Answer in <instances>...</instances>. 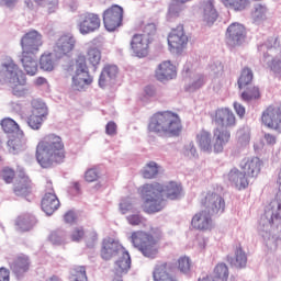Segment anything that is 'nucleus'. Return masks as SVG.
I'll use <instances>...</instances> for the list:
<instances>
[{"label": "nucleus", "mask_w": 281, "mask_h": 281, "mask_svg": "<svg viewBox=\"0 0 281 281\" xmlns=\"http://www.w3.org/2000/svg\"><path fill=\"white\" fill-rule=\"evenodd\" d=\"M138 192L143 199L142 209L146 214H157L164 210V196L177 199V182H169L164 186L159 182L145 183Z\"/></svg>", "instance_id": "nucleus-1"}, {"label": "nucleus", "mask_w": 281, "mask_h": 281, "mask_svg": "<svg viewBox=\"0 0 281 281\" xmlns=\"http://www.w3.org/2000/svg\"><path fill=\"white\" fill-rule=\"evenodd\" d=\"M65 157V143L56 134L44 136L36 146V159L42 168H52L54 164H63Z\"/></svg>", "instance_id": "nucleus-2"}, {"label": "nucleus", "mask_w": 281, "mask_h": 281, "mask_svg": "<svg viewBox=\"0 0 281 281\" xmlns=\"http://www.w3.org/2000/svg\"><path fill=\"white\" fill-rule=\"evenodd\" d=\"M281 218V194L270 202L265 214L260 217L258 234L263 238L267 247L276 245V227Z\"/></svg>", "instance_id": "nucleus-3"}, {"label": "nucleus", "mask_w": 281, "mask_h": 281, "mask_svg": "<svg viewBox=\"0 0 281 281\" xmlns=\"http://www.w3.org/2000/svg\"><path fill=\"white\" fill-rule=\"evenodd\" d=\"M4 69V78L11 88L12 95L15 98H25L30 90L25 87L27 85V78L19 65L14 60L10 59L2 65Z\"/></svg>", "instance_id": "nucleus-4"}, {"label": "nucleus", "mask_w": 281, "mask_h": 281, "mask_svg": "<svg viewBox=\"0 0 281 281\" xmlns=\"http://www.w3.org/2000/svg\"><path fill=\"white\" fill-rule=\"evenodd\" d=\"M148 131L161 137H177V114L170 111L155 113L150 119Z\"/></svg>", "instance_id": "nucleus-5"}, {"label": "nucleus", "mask_w": 281, "mask_h": 281, "mask_svg": "<svg viewBox=\"0 0 281 281\" xmlns=\"http://www.w3.org/2000/svg\"><path fill=\"white\" fill-rule=\"evenodd\" d=\"M131 243L136 249H139L146 258H155V256H157V239H155L153 235L144 231L133 232Z\"/></svg>", "instance_id": "nucleus-6"}, {"label": "nucleus", "mask_w": 281, "mask_h": 281, "mask_svg": "<svg viewBox=\"0 0 281 281\" xmlns=\"http://www.w3.org/2000/svg\"><path fill=\"white\" fill-rule=\"evenodd\" d=\"M157 32L154 23L145 25L143 34H135L131 41V48L137 58H146L148 56V45H150V34Z\"/></svg>", "instance_id": "nucleus-7"}, {"label": "nucleus", "mask_w": 281, "mask_h": 281, "mask_svg": "<svg viewBox=\"0 0 281 281\" xmlns=\"http://www.w3.org/2000/svg\"><path fill=\"white\" fill-rule=\"evenodd\" d=\"M75 67L72 87L76 91H85L86 87L91 86L93 82V77L89 75V68L87 67V58L80 55L76 60Z\"/></svg>", "instance_id": "nucleus-8"}, {"label": "nucleus", "mask_w": 281, "mask_h": 281, "mask_svg": "<svg viewBox=\"0 0 281 281\" xmlns=\"http://www.w3.org/2000/svg\"><path fill=\"white\" fill-rule=\"evenodd\" d=\"M31 104L32 111L27 116L26 122L30 128L33 131H40V128L45 123V120H47V116L49 115V110L47 109L45 102L38 99H34Z\"/></svg>", "instance_id": "nucleus-9"}, {"label": "nucleus", "mask_w": 281, "mask_h": 281, "mask_svg": "<svg viewBox=\"0 0 281 281\" xmlns=\"http://www.w3.org/2000/svg\"><path fill=\"white\" fill-rule=\"evenodd\" d=\"M102 25V20L100 19V14L93 12H85L79 15L77 27L80 34H93V32H98L100 26Z\"/></svg>", "instance_id": "nucleus-10"}, {"label": "nucleus", "mask_w": 281, "mask_h": 281, "mask_svg": "<svg viewBox=\"0 0 281 281\" xmlns=\"http://www.w3.org/2000/svg\"><path fill=\"white\" fill-rule=\"evenodd\" d=\"M103 25L108 32H115L124 20V9L117 4L108 8L103 14Z\"/></svg>", "instance_id": "nucleus-11"}, {"label": "nucleus", "mask_w": 281, "mask_h": 281, "mask_svg": "<svg viewBox=\"0 0 281 281\" xmlns=\"http://www.w3.org/2000/svg\"><path fill=\"white\" fill-rule=\"evenodd\" d=\"M22 54H38L43 47V35L36 30H32L21 38Z\"/></svg>", "instance_id": "nucleus-12"}, {"label": "nucleus", "mask_w": 281, "mask_h": 281, "mask_svg": "<svg viewBox=\"0 0 281 281\" xmlns=\"http://www.w3.org/2000/svg\"><path fill=\"white\" fill-rule=\"evenodd\" d=\"M247 38V30L245 25L235 22L232 23L226 30V44L228 47H238L245 43Z\"/></svg>", "instance_id": "nucleus-13"}, {"label": "nucleus", "mask_w": 281, "mask_h": 281, "mask_svg": "<svg viewBox=\"0 0 281 281\" xmlns=\"http://www.w3.org/2000/svg\"><path fill=\"white\" fill-rule=\"evenodd\" d=\"M261 122L268 128H273L281 133V104L279 106L270 105L261 115Z\"/></svg>", "instance_id": "nucleus-14"}, {"label": "nucleus", "mask_w": 281, "mask_h": 281, "mask_svg": "<svg viewBox=\"0 0 281 281\" xmlns=\"http://www.w3.org/2000/svg\"><path fill=\"white\" fill-rule=\"evenodd\" d=\"M13 192L16 196H27V194H32V180L30 176L25 173L23 167H18V179L13 184Z\"/></svg>", "instance_id": "nucleus-15"}, {"label": "nucleus", "mask_w": 281, "mask_h": 281, "mask_svg": "<svg viewBox=\"0 0 281 281\" xmlns=\"http://www.w3.org/2000/svg\"><path fill=\"white\" fill-rule=\"evenodd\" d=\"M154 281H177V267L175 263H158L153 272Z\"/></svg>", "instance_id": "nucleus-16"}, {"label": "nucleus", "mask_w": 281, "mask_h": 281, "mask_svg": "<svg viewBox=\"0 0 281 281\" xmlns=\"http://www.w3.org/2000/svg\"><path fill=\"white\" fill-rule=\"evenodd\" d=\"M202 204L205 207L204 210L213 216L225 212V200L216 193H207Z\"/></svg>", "instance_id": "nucleus-17"}, {"label": "nucleus", "mask_w": 281, "mask_h": 281, "mask_svg": "<svg viewBox=\"0 0 281 281\" xmlns=\"http://www.w3.org/2000/svg\"><path fill=\"white\" fill-rule=\"evenodd\" d=\"M212 216V213H209L207 210L196 213L191 221L192 228L200 232H210L214 228Z\"/></svg>", "instance_id": "nucleus-18"}, {"label": "nucleus", "mask_w": 281, "mask_h": 281, "mask_svg": "<svg viewBox=\"0 0 281 281\" xmlns=\"http://www.w3.org/2000/svg\"><path fill=\"white\" fill-rule=\"evenodd\" d=\"M213 121L222 128H234L236 126V115L228 108L217 109Z\"/></svg>", "instance_id": "nucleus-19"}, {"label": "nucleus", "mask_w": 281, "mask_h": 281, "mask_svg": "<svg viewBox=\"0 0 281 281\" xmlns=\"http://www.w3.org/2000/svg\"><path fill=\"white\" fill-rule=\"evenodd\" d=\"M125 251L126 249H124L120 243L109 238L103 240L101 257L103 260H111V258H115V256L120 257V255Z\"/></svg>", "instance_id": "nucleus-20"}, {"label": "nucleus", "mask_w": 281, "mask_h": 281, "mask_svg": "<svg viewBox=\"0 0 281 281\" xmlns=\"http://www.w3.org/2000/svg\"><path fill=\"white\" fill-rule=\"evenodd\" d=\"M76 47V40L71 35H61L55 46V54L57 58H63L67 54H71Z\"/></svg>", "instance_id": "nucleus-21"}, {"label": "nucleus", "mask_w": 281, "mask_h": 281, "mask_svg": "<svg viewBox=\"0 0 281 281\" xmlns=\"http://www.w3.org/2000/svg\"><path fill=\"white\" fill-rule=\"evenodd\" d=\"M177 76V66H175L170 60L162 61L155 71L156 80L159 82H168Z\"/></svg>", "instance_id": "nucleus-22"}, {"label": "nucleus", "mask_w": 281, "mask_h": 281, "mask_svg": "<svg viewBox=\"0 0 281 281\" xmlns=\"http://www.w3.org/2000/svg\"><path fill=\"white\" fill-rule=\"evenodd\" d=\"M213 151L218 154L223 153L225 146L229 143V139H232V133L229 131L216 127L213 131Z\"/></svg>", "instance_id": "nucleus-23"}, {"label": "nucleus", "mask_w": 281, "mask_h": 281, "mask_svg": "<svg viewBox=\"0 0 281 281\" xmlns=\"http://www.w3.org/2000/svg\"><path fill=\"white\" fill-rule=\"evenodd\" d=\"M200 10L202 21L206 23V25H214V23H216V19H218V11H216L213 0L202 2Z\"/></svg>", "instance_id": "nucleus-24"}, {"label": "nucleus", "mask_w": 281, "mask_h": 281, "mask_svg": "<svg viewBox=\"0 0 281 281\" xmlns=\"http://www.w3.org/2000/svg\"><path fill=\"white\" fill-rule=\"evenodd\" d=\"M245 175V172L238 170L237 168H233L227 173L226 179L229 181L233 188H236L237 190H245V188L249 186V180H247Z\"/></svg>", "instance_id": "nucleus-25"}, {"label": "nucleus", "mask_w": 281, "mask_h": 281, "mask_svg": "<svg viewBox=\"0 0 281 281\" xmlns=\"http://www.w3.org/2000/svg\"><path fill=\"white\" fill-rule=\"evenodd\" d=\"M60 207V200H58V196L54 192H47L44 194L42 199V210L47 214L48 216H52L56 210Z\"/></svg>", "instance_id": "nucleus-26"}, {"label": "nucleus", "mask_w": 281, "mask_h": 281, "mask_svg": "<svg viewBox=\"0 0 281 281\" xmlns=\"http://www.w3.org/2000/svg\"><path fill=\"white\" fill-rule=\"evenodd\" d=\"M260 166H262V162L258 157L245 158L240 162V168L244 169V172L247 175V177L252 178L260 175Z\"/></svg>", "instance_id": "nucleus-27"}, {"label": "nucleus", "mask_w": 281, "mask_h": 281, "mask_svg": "<svg viewBox=\"0 0 281 281\" xmlns=\"http://www.w3.org/2000/svg\"><path fill=\"white\" fill-rule=\"evenodd\" d=\"M119 258L120 259L114 266V276L116 278H122V276H126V273H128V269H131V255L125 250L119 256Z\"/></svg>", "instance_id": "nucleus-28"}, {"label": "nucleus", "mask_w": 281, "mask_h": 281, "mask_svg": "<svg viewBox=\"0 0 281 281\" xmlns=\"http://www.w3.org/2000/svg\"><path fill=\"white\" fill-rule=\"evenodd\" d=\"M21 63L27 76H36V74H38V61L36 60V54L22 53Z\"/></svg>", "instance_id": "nucleus-29"}, {"label": "nucleus", "mask_w": 281, "mask_h": 281, "mask_svg": "<svg viewBox=\"0 0 281 281\" xmlns=\"http://www.w3.org/2000/svg\"><path fill=\"white\" fill-rule=\"evenodd\" d=\"M195 142L203 153H212L214 145H212V134L207 131H200L196 134Z\"/></svg>", "instance_id": "nucleus-30"}, {"label": "nucleus", "mask_w": 281, "mask_h": 281, "mask_svg": "<svg viewBox=\"0 0 281 281\" xmlns=\"http://www.w3.org/2000/svg\"><path fill=\"white\" fill-rule=\"evenodd\" d=\"M24 3L29 10H36V5L46 8L49 14L58 9V0H25Z\"/></svg>", "instance_id": "nucleus-31"}, {"label": "nucleus", "mask_w": 281, "mask_h": 281, "mask_svg": "<svg viewBox=\"0 0 281 281\" xmlns=\"http://www.w3.org/2000/svg\"><path fill=\"white\" fill-rule=\"evenodd\" d=\"M117 66L106 65L100 75L99 87H101V89H104L106 85H111V81L117 78Z\"/></svg>", "instance_id": "nucleus-32"}, {"label": "nucleus", "mask_w": 281, "mask_h": 281, "mask_svg": "<svg viewBox=\"0 0 281 281\" xmlns=\"http://www.w3.org/2000/svg\"><path fill=\"white\" fill-rule=\"evenodd\" d=\"M188 43H190V37L186 34L183 25L177 26V54L181 56L188 52Z\"/></svg>", "instance_id": "nucleus-33"}, {"label": "nucleus", "mask_w": 281, "mask_h": 281, "mask_svg": "<svg viewBox=\"0 0 281 281\" xmlns=\"http://www.w3.org/2000/svg\"><path fill=\"white\" fill-rule=\"evenodd\" d=\"M0 125L2 131L9 135H14V133H16V135H23L21 126H19V123L13 119L4 117L1 120Z\"/></svg>", "instance_id": "nucleus-34"}, {"label": "nucleus", "mask_w": 281, "mask_h": 281, "mask_svg": "<svg viewBox=\"0 0 281 281\" xmlns=\"http://www.w3.org/2000/svg\"><path fill=\"white\" fill-rule=\"evenodd\" d=\"M258 52L263 54L265 60H267V53L273 54L274 52H281L280 38L271 37L266 44L258 46Z\"/></svg>", "instance_id": "nucleus-35"}, {"label": "nucleus", "mask_w": 281, "mask_h": 281, "mask_svg": "<svg viewBox=\"0 0 281 281\" xmlns=\"http://www.w3.org/2000/svg\"><path fill=\"white\" fill-rule=\"evenodd\" d=\"M36 220L31 215H20L15 221L18 232H30L34 227Z\"/></svg>", "instance_id": "nucleus-36"}, {"label": "nucleus", "mask_w": 281, "mask_h": 281, "mask_svg": "<svg viewBox=\"0 0 281 281\" xmlns=\"http://www.w3.org/2000/svg\"><path fill=\"white\" fill-rule=\"evenodd\" d=\"M228 262L232 267L243 269L244 267H247V254L244 252L243 248L237 247L235 250V257H228Z\"/></svg>", "instance_id": "nucleus-37"}, {"label": "nucleus", "mask_w": 281, "mask_h": 281, "mask_svg": "<svg viewBox=\"0 0 281 281\" xmlns=\"http://www.w3.org/2000/svg\"><path fill=\"white\" fill-rule=\"evenodd\" d=\"M13 271L18 276L30 271V258L25 255L18 257L15 262L13 263Z\"/></svg>", "instance_id": "nucleus-38"}, {"label": "nucleus", "mask_w": 281, "mask_h": 281, "mask_svg": "<svg viewBox=\"0 0 281 281\" xmlns=\"http://www.w3.org/2000/svg\"><path fill=\"white\" fill-rule=\"evenodd\" d=\"M23 146H25L24 134L20 135V137H13L8 140L9 153H12L13 155L23 150Z\"/></svg>", "instance_id": "nucleus-39"}, {"label": "nucleus", "mask_w": 281, "mask_h": 281, "mask_svg": "<svg viewBox=\"0 0 281 281\" xmlns=\"http://www.w3.org/2000/svg\"><path fill=\"white\" fill-rule=\"evenodd\" d=\"M213 280L215 281H227L229 278V268L225 263H218L214 268Z\"/></svg>", "instance_id": "nucleus-40"}, {"label": "nucleus", "mask_w": 281, "mask_h": 281, "mask_svg": "<svg viewBox=\"0 0 281 281\" xmlns=\"http://www.w3.org/2000/svg\"><path fill=\"white\" fill-rule=\"evenodd\" d=\"M159 175V165L155 161H149L142 170L144 179H155Z\"/></svg>", "instance_id": "nucleus-41"}, {"label": "nucleus", "mask_w": 281, "mask_h": 281, "mask_svg": "<svg viewBox=\"0 0 281 281\" xmlns=\"http://www.w3.org/2000/svg\"><path fill=\"white\" fill-rule=\"evenodd\" d=\"M87 60L92 67H98V65H100V60H102V53L100 52V48L95 46L89 47L87 52Z\"/></svg>", "instance_id": "nucleus-42"}, {"label": "nucleus", "mask_w": 281, "mask_h": 281, "mask_svg": "<svg viewBox=\"0 0 281 281\" xmlns=\"http://www.w3.org/2000/svg\"><path fill=\"white\" fill-rule=\"evenodd\" d=\"M251 80H254V71L249 68H244L241 70V75L237 81L239 89H245L251 85Z\"/></svg>", "instance_id": "nucleus-43"}, {"label": "nucleus", "mask_w": 281, "mask_h": 281, "mask_svg": "<svg viewBox=\"0 0 281 281\" xmlns=\"http://www.w3.org/2000/svg\"><path fill=\"white\" fill-rule=\"evenodd\" d=\"M222 3H224L226 8L235 10V12H243V10L249 5L247 0H222Z\"/></svg>", "instance_id": "nucleus-44"}, {"label": "nucleus", "mask_w": 281, "mask_h": 281, "mask_svg": "<svg viewBox=\"0 0 281 281\" xmlns=\"http://www.w3.org/2000/svg\"><path fill=\"white\" fill-rule=\"evenodd\" d=\"M205 85V77L203 75H198L190 83L186 85L184 89L189 93H194L198 89H201Z\"/></svg>", "instance_id": "nucleus-45"}, {"label": "nucleus", "mask_w": 281, "mask_h": 281, "mask_svg": "<svg viewBox=\"0 0 281 281\" xmlns=\"http://www.w3.org/2000/svg\"><path fill=\"white\" fill-rule=\"evenodd\" d=\"M267 7L262 4H258L255 7V11L252 12V20L255 23H262V21H267Z\"/></svg>", "instance_id": "nucleus-46"}, {"label": "nucleus", "mask_w": 281, "mask_h": 281, "mask_svg": "<svg viewBox=\"0 0 281 281\" xmlns=\"http://www.w3.org/2000/svg\"><path fill=\"white\" fill-rule=\"evenodd\" d=\"M40 67L44 71H53L54 70V57L52 54H44L40 58Z\"/></svg>", "instance_id": "nucleus-47"}, {"label": "nucleus", "mask_w": 281, "mask_h": 281, "mask_svg": "<svg viewBox=\"0 0 281 281\" xmlns=\"http://www.w3.org/2000/svg\"><path fill=\"white\" fill-rule=\"evenodd\" d=\"M258 98H260V89H258V87L247 88V90L241 93V100H244V102H251V100H258Z\"/></svg>", "instance_id": "nucleus-48"}, {"label": "nucleus", "mask_w": 281, "mask_h": 281, "mask_svg": "<svg viewBox=\"0 0 281 281\" xmlns=\"http://www.w3.org/2000/svg\"><path fill=\"white\" fill-rule=\"evenodd\" d=\"M178 269L180 273L188 276V273H190V269H192V261L190 260V257H180L178 259Z\"/></svg>", "instance_id": "nucleus-49"}, {"label": "nucleus", "mask_w": 281, "mask_h": 281, "mask_svg": "<svg viewBox=\"0 0 281 281\" xmlns=\"http://www.w3.org/2000/svg\"><path fill=\"white\" fill-rule=\"evenodd\" d=\"M0 177L4 183H13L16 177V171L10 167H4L0 172Z\"/></svg>", "instance_id": "nucleus-50"}, {"label": "nucleus", "mask_w": 281, "mask_h": 281, "mask_svg": "<svg viewBox=\"0 0 281 281\" xmlns=\"http://www.w3.org/2000/svg\"><path fill=\"white\" fill-rule=\"evenodd\" d=\"M74 281H87V269L82 266H78L72 271Z\"/></svg>", "instance_id": "nucleus-51"}, {"label": "nucleus", "mask_w": 281, "mask_h": 281, "mask_svg": "<svg viewBox=\"0 0 281 281\" xmlns=\"http://www.w3.org/2000/svg\"><path fill=\"white\" fill-rule=\"evenodd\" d=\"M100 179V171H98L95 168H90L85 173V180L88 183H93V181H98Z\"/></svg>", "instance_id": "nucleus-52"}, {"label": "nucleus", "mask_w": 281, "mask_h": 281, "mask_svg": "<svg viewBox=\"0 0 281 281\" xmlns=\"http://www.w3.org/2000/svg\"><path fill=\"white\" fill-rule=\"evenodd\" d=\"M70 238L72 243H80L85 238V228L82 227H76L72 229L70 234Z\"/></svg>", "instance_id": "nucleus-53"}, {"label": "nucleus", "mask_w": 281, "mask_h": 281, "mask_svg": "<svg viewBox=\"0 0 281 281\" xmlns=\"http://www.w3.org/2000/svg\"><path fill=\"white\" fill-rule=\"evenodd\" d=\"M237 137L238 144H240V146H247L249 144V140L251 139V137L249 136V132L245 130H239L237 132Z\"/></svg>", "instance_id": "nucleus-54"}, {"label": "nucleus", "mask_w": 281, "mask_h": 281, "mask_svg": "<svg viewBox=\"0 0 281 281\" xmlns=\"http://www.w3.org/2000/svg\"><path fill=\"white\" fill-rule=\"evenodd\" d=\"M267 65L274 74H281V56L273 58L271 61L268 60Z\"/></svg>", "instance_id": "nucleus-55"}, {"label": "nucleus", "mask_w": 281, "mask_h": 281, "mask_svg": "<svg viewBox=\"0 0 281 281\" xmlns=\"http://www.w3.org/2000/svg\"><path fill=\"white\" fill-rule=\"evenodd\" d=\"M183 154L186 155V157H189V159H194V157H198L196 147H194V143H189L187 146H184Z\"/></svg>", "instance_id": "nucleus-56"}, {"label": "nucleus", "mask_w": 281, "mask_h": 281, "mask_svg": "<svg viewBox=\"0 0 281 281\" xmlns=\"http://www.w3.org/2000/svg\"><path fill=\"white\" fill-rule=\"evenodd\" d=\"M168 46L170 52L177 49V30H172L168 35Z\"/></svg>", "instance_id": "nucleus-57"}, {"label": "nucleus", "mask_w": 281, "mask_h": 281, "mask_svg": "<svg viewBox=\"0 0 281 281\" xmlns=\"http://www.w3.org/2000/svg\"><path fill=\"white\" fill-rule=\"evenodd\" d=\"M133 211V203H131L128 200H123L120 203V212L121 214H128V212Z\"/></svg>", "instance_id": "nucleus-58"}, {"label": "nucleus", "mask_w": 281, "mask_h": 281, "mask_svg": "<svg viewBox=\"0 0 281 281\" xmlns=\"http://www.w3.org/2000/svg\"><path fill=\"white\" fill-rule=\"evenodd\" d=\"M235 113H237L238 117H245L246 110L243 104L238 102H234L233 104Z\"/></svg>", "instance_id": "nucleus-59"}, {"label": "nucleus", "mask_w": 281, "mask_h": 281, "mask_svg": "<svg viewBox=\"0 0 281 281\" xmlns=\"http://www.w3.org/2000/svg\"><path fill=\"white\" fill-rule=\"evenodd\" d=\"M106 135H115L117 133V125L115 122L111 121L105 126Z\"/></svg>", "instance_id": "nucleus-60"}, {"label": "nucleus", "mask_w": 281, "mask_h": 281, "mask_svg": "<svg viewBox=\"0 0 281 281\" xmlns=\"http://www.w3.org/2000/svg\"><path fill=\"white\" fill-rule=\"evenodd\" d=\"M263 139L268 146H276L278 138L273 134L266 133Z\"/></svg>", "instance_id": "nucleus-61"}, {"label": "nucleus", "mask_w": 281, "mask_h": 281, "mask_svg": "<svg viewBox=\"0 0 281 281\" xmlns=\"http://www.w3.org/2000/svg\"><path fill=\"white\" fill-rule=\"evenodd\" d=\"M211 71H212L215 76H218V74H223V63H221V61H215L213 65H211Z\"/></svg>", "instance_id": "nucleus-62"}, {"label": "nucleus", "mask_w": 281, "mask_h": 281, "mask_svg": "<svg viewBox=\"0 0 281 281\" xmlns=\"http://www.w3.org/2000/svg\"><path fill=\"white\" fill-rule=\"evenodd\" d=\"M127 222L130 225L137 226L142 225V216L139 215H130L126 217Z\"/></svg>", "instance_id": "nucleus-63"}, {"label": "nucleus", "mask_w": 281, "mask_h": 281, "mask_svg": "<svg viewBox=\"0 0 281 281\" xmlns=\"http://www.w3.org/2000/svg\"><path fill=\"white\" fill-rule=\"evenodd\" d=\"M64 221L65 223H76V213L74 211H68L65 215H64Z\"/></svg>", "instance_id": "nucleus-64"}]
</instances>
